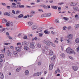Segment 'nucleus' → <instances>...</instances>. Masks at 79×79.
Masks as SVG:
<instances>
[{
  "mask_svg": "<svg viewBox=\"0 0 79 79\" xmlns=\"http://www.w3.org/2000/svg\"><path fill=\"white\" fill-rule=\"evenodd\" d=\"M66 52L67 53H68L72 54L74 53V51L71 49V48H67L66 49Z\"/></svg>",
  "mask_w": 79,
  "mask_h": 79,
  "instance_id": "1",
  "label": "nucleus"
},
{
  "mask_svg": "<svg viewBox=\"0 0 79 79\" xmlns=\"http://www.w3.org/2000/svg\"><path fill=\"white\" fill-rule=\"evenodd\" d=\"M43 42L45 44H46V45H47L48 46H50V41H45L44 40L43 41Z\"/></svg>",
  "mask_w": 79,
  "mask_h": 79,
  "instance_id": "2",
  "label": "nucleus"
},
{
  "mask_svg": "<svg viewBox=\"0 0 79 79\" xmlns=\"http://www.w3.org/2000/svg\"><path fill=\"white\" fill-rule=\"evenodd\" d=\"M72 68L75 71H76L78 69V67L77 66H72Z\"/></svg>",
  "mask_w": 79,
  "mask_h": 79,
  "instance_id": "3",
  "label": "nucleus"
},
{
  "mask_svg": "<svg viewBox=\"0 0 79 79\" xmlns=\"http://www.w3.org/2000/svg\"><path fill=\"white\" fill-rule=\"evenodd\" d=\"M13 55H14V57H16V56H17V53H18V52L16 51H13Z\"/></svg>",
  "mask_w": 79,
  "mask_h": 79,
  "instance_id": "4",
  "label": "nucleus"
},
{
  "mask_svg": "<svg viewBox=\"0 0 79 79\" xmlns=\"http://www.w3.org/2000/svg\"><path fill=\"white\" fill-rule=\"evenodd\" d=\"M68 39H71L73 38V35H72V34L69 35L68 36Z\"/></svg>",
  "mask_w": 79,
  "mask_h": 79,
  "instance_id": "5",
  "label": "nucleus"
},
{
  "mask_svg": "<svg viewBox=\"0 0 79 79\" xmlns=\"http://www.w3.org/2000/svg\"><path fill=\"white\" fill-rule=\"evenodd\" d=\"M34 42H31L30 43V47L31 48H32V47H34Z\"/></svg>",
  "mask_w": 79,
  "mask_h": 79,
  "instance_id": "6",
  "label": "nucleus"
},
{
  "mask_svg": "<svg viewBox=\"0 0 79 79\" xmlns=\"http://www.w3.org/2000/svg\"><path fill=\"white\" fill-rule=\"evenodd\" d=\"M79 27V25L76 24L75 25V28L76 29H78Z\"/></svg>",
  "mask_w": 79,
  "mask_h": 79,
  "instance_id": "7",
  "label": "nucleus"
},
{
  "mask_svg": "<svg viewBox=\"0 0 79 79\" xmlns=\"http://www.w3.org/2000/svg\"><path fill=\"white\" fill-rule=\"evenodd\" d=\"M42 74V73H39L38 72L37 73H36L35 74V76H40Z\"/></svg>",
  "mask_w": 79,
  "mask_h": 79,
  "instance_id": "8",
  "label": "nucleus"
},
{
  "mask_svg": "<svg viewBox=\"0 0 79 79\" xmlns=\"http://www.w3.org/2000/svg\"><path fill=\"white\" fill-rule=\"evenodd\" d=\"M15 49L17 50V51H18V52H20L21 51V50L19 48V47H16L15 48Z\"/></svg>",
  "mask_w": 79,
  "mask_h": 79,
  "instance_id": "9",
  "label": "nucleus"
},
{
  "mask_svg": "<svg viewBox=\"0 0 79 79\" xmlns=\"http://www.w3.org/2000/svg\"><path fill=\"white\" fill-rule=\"evenodd\" d=\"M31 28L33 30H34L35 29L37 28V27L35 25H33L32 27Z\"/></svg>",
  "mask_w": 79,
  "mask_h": 79,
  "instance_id": "10",
  "label": "nucleus"
},
{
  "mask_svg": "<svg viewBox=\"0 0 79 79\" xmlns=\"http://www.w3.org/2000/svg\"><path fill=\"white\" fill-rule=\"evenodd\" d=\"M77 5V3H73L71 2V4H70V6H75Z\"/></svg>",
  "mask_w": 79,
  "mask_h": 79,
  "instance_id": "11",
  "label": "nucleus"
},
{
  "mask_svg": "<svg viewBox=\"0 0 79 79\" xmlns=\"http://www.w3.org/2000/svg\"><path fill=\"white\" fill-rule=\"evenodd\" d=\"M29 71L27 70H26L25 71V74L27 76H28L29 75Z\"/></svg>",
  "mask_w": 79,
  "mask_h": 79,
  "instance_id": "12",
  "label": "nucleus"
},
{
  "mask_svg": "<svg viewBox=\"0 0 79 79\" xmlns=\"http://www.w3.org/2000/svg\"><path fill=\"white\" fill-rule=\"evenodd\" d=\"M7 55L8 56H10L11 55V52H10L9 50H8V52H7Z\"/></svg>",
  "mask_w": 79,
  "mask_h": 79,
  "instance_id": "13",
  "label": "nucleus"
},
{
  "mask_svg": "<svg viewBox=\"0 0 79 79\" xmlns=\"http://www.w3.org/2000/svg\"><path fill=\"white\" fill-rule=\"evenodd\" d=\"M73 9L74 10H78V7H77V6H73Z\"/></svg>",
  "mask_w": 79,
  "mask_h": 79,
  "instance_id": "14",
  "label": "nucleus"
},
{
  "mask_svg": "<svg viewBox=\"0 0 79 79\" xmlns=\"http://www.w3.org/2000/svg\"><path fill=\"white\" fill-rule=\"evenodd\" d=\"M49 69L52 70L53 69V65L50 64L49 66Z\"/></svg>",
  "mask_w": 79,
  "mask_h": 79,
  "instance_id": "15",
  "label": "nucleus"
},
{
  "mask_svg": "<svg viewBox=\"0 0 79 79\" xmlns=\"http://www.w3.org/2000/svg\"><path fill=\"white\" fill-rule=\"evenodd\" d=\"M33 24V23H32L31 22H28V25L29 26H31V25H32V24Z\"/></svg>",
  "mask_w": 79,
  "mask_h": 79,
  "instance_id": "16",
  "label": "nucleus"
},
{
  "mask_svg": "<svg viewBox=\"0 0 79 79\" xmlns=\"http://www.w3.org/2000/svg\"><path fill=\"white\" fill-rule=\"evenodd\" d=\"M49 55H53V51L52 50H50L49 52Z\"/></svg>",
  "mask_w": 79,
  "mask_h": 79,
  "instance_id": "17",
  "label": "nucleus"
},
{
  "mask_svg": "<svg viewBox=\"0 0 79 79\" xmlns=\"http://www.w3.org/2000/svg\"><path fill=\"white\" fill-rule=\"evenodd\" d=\"M10 22H8L7 23H6V26L9 27L10 26Z\"/></svg>",
  "mask_w": 79,
  "mask_h": 79,
  "instance_id": "18",
  "label": "nucleus"
},
{
  "mask_svg": "<svg viewBox=\"0 0 79 79\" xmlns=\"http://www.w3.org/2000/svg\"><path fill=\"white\" fill-rule=\"evenodd\" d=\"M10 7H11V8H17V7H16V6H14V5H11L10 6Z\"/></svg>",
  "mask_w": 79,
  "mask_h": 79,
  "instance_id": "19",
  "label": "nucleus"
},
{
  "mask_svg": "<svg viewBox=\"0 0 79 79\" xmlns=\"http://www.w3.org/2000/svg\"><path fill=\"white\" fill-rule=\"evenodd\" d=\"M23 15L20 14L18 16V18H23Z\"/></svg>",
  "mask_w": 79,
  "mask_h": 79,
  "instance_id": "20",
  "label": "nucleus"
},
{
  "mask_svg": "<svg viewBox=\"0 0 79 79\" xmlns=\"http://www.w3.org/2000/svg\"><path fill=\"white\" fill-rule=\"evenodd\" d=\"M52 8H53V9H54L55 10H56V9L58 8V7L56 6H52Z\"/></svg>",
  "mask_w": 79,
  "mask_h": 79,
  "instance_id": "21",
  "label": "nucleus"
},
{
  "mask_svg": "<svg viewBox=\"0 0 79 79\" xmlns=\"http://www.w3.org/2000/svg\"><path fill=\"white\" fill-rule=\"evenodd\" d=\"M24 48L25 50H27L29 49V48L26 46H25Z\"/></svg>",
  "mask_w": 79,
  "mask_h": 79,
  "instance_id": "22",
  "label": "nucleus"
},
{
  "mask_svg": "<svg viewBox=\"0 0 79 79\" xmlns=\"http://www.w3.org/2000/svg\"><path fill=\"white\" fill-rule=\"evenodd\" d=\"M75 41L76 43H79V39L77 38L76 40H75Z\"/></svg>",
  "mask_w": 79,
  "mask_h": 79,
  "instance_id": "23",
  "label": "nucleus"
},
{
  "mask_svg": "<svg viewBox=\"0 0 79 79\" xmlns=\"http://www.w3.org/2000/svg\"><path fill=\"white\" fill-rule=\"evenodd\" d=\"M27 44V43L26 41H24L22 42L23 45H26Z\"/></svg>",
  "mask_w": 79,
  "mask_h": 79,
  "instance_id": "24",
  "label": "nucleus"
},
{
  "mask_svg": "<svg viewBox=\"0 0 79 79\" xmlns=\"http://www.w3.org/2000/svg\"><path fill=\"white\" fill-rule=\"evenodd\" d=\"M60 56H61L62 58H64V57H65V54H64V53H62L60 55Z\"/></svg>",
  "mask_w": 79,
  "mask_h": 79,
  "instance_id": "25",
  "label": "nucleus"
},
{
  "mask_svg": "<svg viewBox=\"0 0 79 79\" xmlns=\"http://www.w3.org/2000/svg\"><path fill=\"white\" fill-rule=\"evenodd\" d=\"M50 44L53 47H55V45L53 43L50 42Z\"/></svg>",
  "mask_w": 79,
  "mask_h": 79,
  "instance_id": "26",
  "label": "nucleus"
},
{
  "mask_svg": "<svg viewBox=\"0 0 79 79\" xmlns=\"http://www.w3.org/2000/svg\"><path fill=\"white\" fill-rule=\"evenodd\" d=\"M4 58V55L3 54H0V58Z\"/></svg>",
  "mask_w": 79,
  "mask_h": 79,
  "instance_id": "27",
  "label": "nucleus"
},
{
  "mask_svg": "<svg viewBox=\"0 0 79 79\" xmlns=\"http://www.w3.org/2000/svg\"><path fill=\"white\" fill-rule=\"evenodd\" d=\"M4 15H7V16H9L10 15L8 12H6L4 13Z\"/></svg>",
  "mask_w": 79,
  "mask_h": 79,
  "instance_id": "28",
  "label": "nucleus"
},
{
  "mask_svg": "<svg viewBox=\"0 0 79 79\" xmlns=\"http://www.w3.org/2000/svg\"><path fill=\"white\" fill-rule=\"evenodd\" d=\"M63 19L66 21H68V20H69V19L67 17H63Z\"/></svg>",
  "mask_w": 79,
  "mask_h": 79,
  "instance_id": "29",
  "label": "nucleus"
},
{
  "mask_svg": "<svg viewBox=\"0 0 79 79\" xmlns=\"http://www.w3.org/2000/svg\"><path fill=\"white\" fill-rule=\"evenodd\" d=\"M19 8H24V6L23 5H19Z\"/></svg>",
  "mask_w": 79,
  "mask_h": 79,
  "instance_id": "30",
  "label": "nucleus"
},
{
  "mask_svg": "<svg viewBox=\"0 0 79 79\" xmlns=\"http://www.w3.org/2000/svg\"><path fill=\"white\" fill-rule=\"evenodd\" d=\"M5 31V28H3L2 29H1L0 30V31L2 32H3V31Z\"/></svg>",
  "mask_w": 79,
  "mask_h": 79,
  "instance_id": "31",
  "label": "nucleus"
},
{
  "mask_svg": "<svg viewBox=\"0 0 79 79\" xmlns=\"http://www.w3.org/2000/svg\"><path fill=\"white\" fill-rule=\"evenodd\" d=\"M22 47H23V46H22V45H21V44L20 45V47H19V48H20V50H23V48H22Z\"/></svg>",
  "mask_w": 79,
  "mask_h": 79,
  "instance_id": "32",
  "label": "nucleus"
},
{
  "mask_svg": "<svg viewBox=\"0 0 79 79\" xmlns=\"http://www.w3.org/2000/svg\"><path fill=\"white\" fill-rule=\"evenodd\" d=\"M51 15V13H48L47 14V17H49V16H50Z\"/></svg>",
  "mask_w": 79,
  "mask_h": 79,
  "instance_id": "33",
  "label": "nucleus"
},
{
  "mask_svg": "<svg viewBox=\"0 0 79 79\" xmlns=\"http://www.w3.org/2000/svg\"><path fill=\"white\" fill-rule=\"evenodd\" d=\"M72 28V27H71V26H69L67 27V29L68 30H70V29H71Z\"/></svg>",
  "mask_w": 79,
  "mask_h": 79,
  "instance_id": "34",
  "label": "nucleus"
},
{
  "mask_svg": "<svg viewBox=\"0 0 79 79\" xmlns=\"http://www.w3.org/2000/svg\"><path fill=\"white\" fill-rule=\"evenodd\" d=\"M10 43H4V44L5 45H8V44H9V45H10Z\"/></svg>",
  "mask_w": 79,
  "mask_h": 79,
  "instance_id": "35",
  "label": "nucleus"
},
{
  "mask_svg": "<svg viewBox=\"0 0 79 79\" xmlns=\"http://www.w3.org/2000/svg\"><path fill=\"white\" fill-rule=\"evenodd\" d=\"M61 7H59L58 8V10L59 11H61Z\"/></svg>",
  "mask_w": 79,
  "mask_h": 79,
  "instance_id": "36",
  "label": "nucleus"
},
{
  "mask_svg": "<svg viewBox=\"0 0 79 79\" xmlns=\"http://www.w3.org/2000/svg\"><path fill=\"white\" fill-rule=\"evenodd\" d=\"M38 31H40V32H42V28H41L40 27L38 29Z\"/></svg>",
  "mask_w": 79,
  "mask_h": 79,
  "instance_id": "37",
  "label": "nucleus"
},
{
  "mask_svg": "<svg viewBox=\"0 0 79 79\" xmlns=\"http://www.w3.org/2000/svg\"><path fill=\"white\" fill-rule=\"evenodd\" d=\"M63 4H64V3L63 2H59V3H58V5H63Z\"/></svg>",
  "mask_w": 79,
  "mask_h": 79,
  "instance_id": "38",
  "label": "nucleus"
},
{
  "mask_svg": "<svg viewBox=\"0 0 79 79\" xmlns=\"http://www.w3.org/2000/svg\"><path fill=\"white\" fill-rule=\"evenodd\" d=\"M0 77L1 78V79H3L4 78V76L3 75H2L1 76H0Z\"/></svg>",
  "mask_w": 79,
  "mask_h": 79,
  "instance_id": "39",
  "label": "nucleus"
},
{
  "mask_svg": "<svg viewBox=\"0 0 79 79\" xmlns=\"http://www.w3.org/2000/svg\"><path fill=\"white\" fill-rule=\"evenodd\" d=\"M67 28V27H66L64 26L63 27V30H66Z\"/></svg>",
  "mask_w": 79,
  "mask_h": 79,
  "instance_id": "40",
  "label": "nucleus"
},
{
  "mask_svg": "<svg viewBox=\"0 0 79 79\" xmlns=\"http://www.w3.org/2000/svg\"><path fill=\"white\" fill-rule=\"evenodd\" d=\"M10 7H11V6H6V8L8 9V10H10Z\"/></svg>",
  "mask_w": 79,
  "mask_h": 79,
  "instance_id": "41",
  "label": "nucleus"
},
{
  "mask_svg": "<svg viewBox=\"0 0 79 79\" xmlns=\"http://www.w3.org/2000/svg\"><path fill=\"white\" fill-rule=\"evenodd\" d=\"M31 13L32 15H33V14H34V13H35V11L34 10H31Z\"/></svg>",
  "mask_w": 79,
  "mask_h": 79,
  "instance_id": "42",
  "label": "nucleus"
},
{
  "mask_svg": "<svg viewBox=\"0 0 79 79\" xmlns=\"http://www.w3.org/2000/svg\"><path fill=\"white\" fill-rule=\"evenodd\" d=\"M77 52H78V53H79V46L77 48Z\"/></svg>",
  "mask_w": 79,
  "mask_h": 79,
  "instance_id": "43",
  "label": "nucleus"
},
{
  "mask_svg": "<svg viewBox=\"0 0 79 79\" xmlns=\"http://www.w3.org/2000/svg\"><path fill=\"white\" fill-rule=\"evenodd\" d=\"M43 35V34L42 33H40L39 34V35L40 37H42V36Z\"/></svg>",
  "mask_w": 79,
  "mask_h": 79,
  "instance_id": "44",
  "label": "nucleus"
},
{
  "mask_svg": "<svg viewBox=\"0 0 79 79\" xmlns=\"http://www.w3.org/2000/svg\"><path fill=\"white\" fill-rule=\"evenodd\" d=\"M3 21H4V22L5 23H7V20L5 19H3Z\"/></svg>",
  "mask_w": 79,
  "mask_h": 79,
  "instance_id": "45",
  "label": "nucleus"
},
{
  "mask_svg": "<svg viewBox=\"0 0 79 79\" xmlns=\"http://www.w3.org/2000/svg\"><path fill=\"white\" fill-rule=\"evenodd\" d=\"M55 22H56V23H59V20L57 19H56L55 20Z\"/></svg>",
  "mask_w": 79,
  "mask_h": 79,
  "instance_id": "46",
  "label": "nucleus"
},
{
  "mask_svg": "<svg viewBox=\"0 0 79 79\" xmlns=\"http://www.w3.org/2000/svg\"><path fill=\"white\" fill-rule=\"evenodd\" d=\"M51 33L52 34H53V35L55 34H56L55 32H53V31H51Z\"/></svg>",
  "mask_w": 79,
  "mask_h": 79,
  "instance_id": "47",
  "label": "nucleus"
},
{
  "mask_svg": "<svg viewBox=\"0 0 79 79\" xmlns=\"http://www.w3.org/2000/svg\"><path fill=\"white\" fill-rule=\"evenodd\" d=\"M44 32L45 33V34H48V31L47 30H45L44 31Z\"/></svg>",
  "mask_w": 79,
  "mask_h": 79,
  "instance_id": "48",
  "label": "nucleus"
},
{
  "mask_svg": "<svg viewBox=\"0 0 79 79\" xmlns=\"http://www.w3.org/2000/svg\"><path fill=\"white\" fill-rule=\"evenodd\" d=\"M37 47H39V48H40L41 47V45L40 44H38L37 45Z\"/></svg>",
  "mask_w": 79,
  "mask_h": 79,
  "instance_id": "49",
  "label": "nucleus"
},
{
  "mask_svg": "<svg viewBox=\"0 0 79 79\" xmlns=\"http://www.w3.org/2000/svg\"><path fill=\"white\" fill-rule=\"evenodd\" d=\"M1 4L2 5H3V6H6V4H5V3H3L2 2Z\"/></svg>",
  "mask_w": 79,
  "mask_h": 79,
  "instance_id": "50",
  "label": "nucleus"
},
{
  "mask_svg": "<svg viewBox=\"0 0 79 79\" xmlns=\"http://www.w3.org/2000/svg\"><path fill=\"white\" fill-rule=\"evenodd\" d=\"M49 3H53V0H52L51 1H49Z\"/></svg>",
  "mask_w": 79,
  "mask_h": 79,
  "instance_id": "51",
  "label": "nucleus"
},
{
  "mask_svg": "<svg viewBox=\"0 0 79 79\" xmlns=\"http://www.w3.org/2000/svg\"><path fill=\"white\" fill-rule=\"evenodd\" d=\"M12 5H14V6H16V3H15V2L12 3Z\"/></svg>",
  "mask_w": 79,
  "mask_h": 79,
  "instance_id": "52",
  "label": "nucleus"
},
{
  "mask_svg": "<svg viewBox=\"0 0 79 79\" xmlns=\"http://www.w3.org/2000/svg\"><path fill=\"white\" fill-rule=\"evenodd\" d=\"M19 11L17 10L16 11V14H19Z\"/></svg>",
  "mask_w": 79,
  "mask_h": 79,
  "instance_id": "53",
  "label": "nucleus"
},
{
  "mask_svg": "<svg viewBox=\"0 0 79 79\" xmlns=\"http://www.w3.org/2000/svg\"><path fill=\"white\" fill-rule=\"evenodd\" d=\"M23 39H27V36L26 35H25L23 37Z\"/></svg>",
  "mask_w": 79,
  "mask_h": 79,
  "instance_id": "54",
  "label": "nucleus"
},
{
  "mask_svg": "<svg viewBox=\"0 0 79 79\" xmlns=\"http://www.w3.org/2000/svg\"><path fill=\"white\" fill-rule=\"evenodd\" d=\"M12 13H13V14H14V15H15V14H16V13H15V10H12Z\"/></svg>",
  "mask_w": 79,
  "mask_h": 79,
  "instance_id": "55",
  "label": "nucleus"
},
{
  "mask_svg": "<svg viewBox=\"0 0 79 79\" xmlns=\"http://www.w3.org/2000/svg\"><path fill=\"white\" fill-rule=\"evenodd\" d=\"M21 33H19V35H18V37H20V36H21Z\"/></svg>",
  "mask_w": 79,
  "mask_h": 79,
  "instance_id": "56",
  "label": "nucleus"
},
{
  "mask_svg": "<svg viewBox=\"0 0 79 79\" xmlns=\"http://www.w3.org/2000/svg\"><path fill=\"white\" fill-rule=\"evenodd\" d=\"M17 45H20L21 44V43H17Z\"/></svg>",
  "mask_w": 79,
  "mask_h": 79,
  "instance_id": "57",
  "label": "nucleus"
},
{
  "mask_svg": "<svg viewBox=\"0 0 79 79\" xmlns=\"http://www.w3.org/2000/svg\"><path fill=\"white\" fill-rule=\"evenodd\" d=\"M27 18V15H25L23 17V18L25 19Z\"/></svg>",
  "mask_w": 79,
  "mask_h": 79,
  "instance_id": "58",
  "label": "nucleus"
},
{
  "mask_svg": "<svg viewBox=\"0 0 79 79\" xmlns=\"http://www.w3.org/2000/svg\"><path fill=\"white\" fill-rule=\"evenodd\" d=\"M57 71L58 73H60V69H57Z\"/></svg>",
  "mask_w": 79,
  "mask_h": 79,
  "instance_id": "59",
  "label": "nucleus"
},
{
  "mask_svg": "<svg viewBox=\"0 0 79 79\" xmlns=\"http://www.w3.org/2000/svg\"><path fill=\"white\" fill-rule=\"evenodd\" d=\"M8 37L9 38V39H12V38H11V37L10 36H8Z\"/></svg>",
  "mask_w": 79,
  "mask_h": 79,
  "instance_id": "60",
  "label": "nucleus"
},
{
  "mask_svg": "<svg viewBox=\"0 0 79 79\" xmlns=\"http://www.w3.org/2000/svg\"><path fill=\"white\" fill-rule=\"evenodd\" d=\"M67 42L68 43H69L71 42L70 40H67Z\"/></svg>",
  "mask_w": 79,
  "mask_h": 79,
  "instance_id": "61",
  "label": "nucleus"
},
{
  "mask_svg": "<svg viewBox=\"0 0 79 79\" xmlns=\"http://www.w3.org/2000/svg\"><path fill=\"white\" fill-rule=\"evenodd\" d=\"M16 71H17V72H19V69H18V68L17 69Z\"/></svg>",
  "mask_w": 79,
  "mask_h": 79,
  "instance_id": "62",
  "label": "nucleus"
},
{
  "mask_svg": "<svg viewBox=\"0 0 79 79\" xmlns=\"http://www.w3.org/2000/svg\"><path fill=\"white\" fill-rule=\"evenodd\" d=\"M3 61V59H1V58H0V62H2Z\"/></svg>",
  "mask_w": 79,
  "mask_h": 79,
  "instance_id": "63",
  "label": "nucleus"
},
{
  "mask_svg": "<svg viewBox=\"0 0 79 79\" xmlns=\"http://www.w3.org/2000/svg\"><path fill=\"white\" fill-rule=\"evenodd\" d=\"M38 64L39 65H40L41 64V62H38Z\"/></svg>",
  "mask_w": 79,
  "mask_h": 79,
  "instance_id": "64",
  "label": "nucleus"
}]
</instances>
